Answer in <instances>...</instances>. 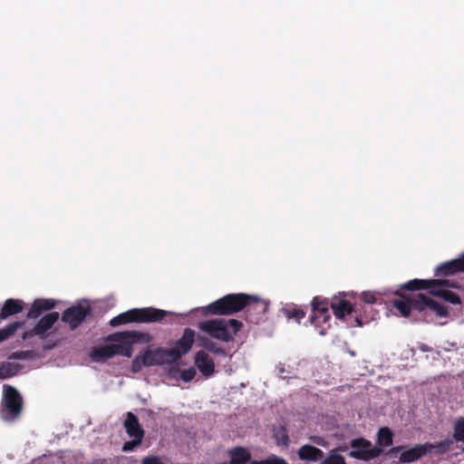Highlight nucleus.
<instances>
[{
  "mask_svg": "<svg viewBox=\"0 0 464 464\" xmlns=\"http://www.w3.org/2000/svg\"><path fill=\"white\" fill-rule=\"evenodd\" d=\"M246 308L247 312H255L257 314H265L267 309L266 301L256 295L244 294L227 295L207 306L208 313L215 314H231Z\"/></svg>",
  "mask_w": 464,
  "mask_h": 464,
  "instance_id": "nucleus-1",
  "label": "nucleus"
},
{
  "mask_svg": "<svg viewBox=\"0 0 464 464\" xmlns=\"http://www.w3.org/2000/svg\"><path fill=\"white\" fill-rule=\"evenodd\" d=\"M449 286H452V285H450L449 281L445 279H414L401 285V288L407 290L429 289L431 295L440 296L450 304H460L459 296L454 292L445 288Z\"/></svg>",
  "mask_w": 464,
  "mask_h": 464,
  "instance_id": "nucleus-2",
  "label": "nucleus"
},
{
  "mask_svg": "<svg viewBox=\"0 0 464 464\" xmlns=\"http://www.w3.org/2000/svg\"><path fill=\"white\" fill-rule=\"evenodd\" d=\"M242 324L236 319H213L199 323L198 327L211 337L228 342L237 334Z\"/></svg>",
  "mask_w": 464,
  "mask_h": 464,
  "instance_id": "nucleus-3",
  "label": "nucleus"
},
{
  "mask_svg": "<svg viewBox=\"0 0 464 464\" xmlns=\"http://www.w3.org/2000/svg\"><path fill=\"white\" fill-rule=\"evenodd\" d=\"M165 314V311L151 307L142 309L135 308L113 317L110 324L111 326H118L130 322H157L163 319Z\"/></svg>",
  "mask_w": 464,
  "mask_h": 464,
  "instance_id": "nucleus-4",
  "label": "nucleus"
},
{
  "mask_svg": "<svg viewBox=\"0 0 464 464\" xmlns=\"http://www.w3.org/2000/svg\"><path fill=\"white\" fill-rule=\"evenodd\" d=\"M176 362L170 349L145 350L132 361V372H138L145 366L162 365Z\"/></svg>",
  "mask_w": 464,
  "mask_h": 464,
  "instance_id": "nucleus-5",
  "label": "nucleus"
},
{
  "mask_svg": "<svg viewBox=\"0 0 464 464\" xmlns=\"http://www.w3.org/2000/svg\"><path fill=\"white\" fill-rule=\"evenodd\" d=\"M23 399L18 391L12 387L4 386V395L0 410V416L5 421H13L22 411Z\"/></svg>",
  "mask_w": 464,
  "mask_h": 464,
  "instance_id": "nucleus-6",
  "label": "nucleus"
},
{
  "mask_svg": "<svg viewBox=\"0 0 464 464\" xmlns=\"http://www.w3.org/2000/svg\"><path fill=\"white\" fill-rule=\"evenodd\" d=\"M350 446L352 450L349 452V456L364 461L373 459L382 453L381 448L373 446L371 441L363 438L353 440Z\"/></svg>",
  "mask_w": 464,
  "mask_h": 464,
  "instance_id": "nucleus-7",
  "label": "nucleus"
},
{
  "mask_svg": "<svg viewBox=\"0 0 464 464\" xmlns=\"http://www.w3.org/2000/svg\"><path fill=\"white\" fill-rule=\"evenodd\" d=\"M124 427L127 434L132 440L130 441H126L123 444L122 450L132 451L141 443L144 436V430L141 429L138 418L132 412L127 413Z\"/></svg>",
  "mask_w": 464,
  "mask_h": 464,
  "instance_id": "nucleus-8",
  "label": "nucleus"
},
{
  "mask_svg": "<svg viewBox=\"0 0 464 464\" xmlns=\"http://www.w3.org/2000/svg\"><path fill=\"white\" fill-rule=\"evenodd\" d=\"M137 332H123L111 334L107 337L108 341L118 342V343L112 344L115 354H121L125 357L132 356V345L127 342L126 339H132L137 336Z\"/></svg>",
  "mask_w": 464,
  "mask_h": 464,
  "instance_id": "nucleus-9",
  "label": "nucleus"
},
{
  "mask_svg": "<svg viewBox=\"0 0 464 464\" xmlns=\"http://www.w3.org/2000/svg\"><path fill=\"white\" fill-rule=\"evenodd\" d=\"M90 313L88 304L72 306L64 311L62 320L69 324L72 330L77 328Z\"/></svg>",
  "mask_w": 464,
  "mask_h": 464,
  "instance_id": "nucleus-10",
  "label": "nucleus"
},
{
  "mask_svg": "<svg viewBox=\"0 0 464 464\" xmlns=\"http://www.w3.org/2000/svg\"><path fill=\"white\" fill-rule=\"evenodd\" d=\"M416 311L422 312L426 308L435 312L439 316H446L448 310L446 306L439 302H436L423 294L417 295V301L413 304Z\"/></svg>",
  "mask_w": 464,
  "mask_h": 464,
  "instance_id": "nucleus-11",
  "label": "nucleus"
},
{
  "mask_svg": "<svg viewBox=\"0 0 464 464\" xmlns=\"http://www.w3.org/2000/svg\"><path fill=\"white\" fill-rule=\"evenodd\" d=\"M59 318V313L51 312L42 317L36 325L30 331L25 332L23 335L24 339L31 337L33 335H43L57 322Z\"/></svg>",
  "mask_w": 464,
  "mask_h": 464,
  "instance_id": "nucleus-12",
  "label": "nucleus"
},
{
  "mask_svg": "<svg viewBox=\"0 0 464 464\" xmlns=\"http://www.w3.org/2000/svg\"><path fill=\"white\" fill-rule=\"evenodd\" d=\"M194 338L195 332L189 328L185 329L182 337L176 343L174 347L170 348L175 361L179 360L191 349Z\"/></svg>",
  "mask_w": 464,
  "mask_h": 464,
  "instance_id": "nucleus-13",
  "label": "nucleus"
},
{
  "mask_svg": "<svg viewBox=\"0 0 464 464\" xmlns=\"http://www.w3.org/2000/svg\"><path fill=\"white\" fill-rule=\"evenodd\" d=\"M195 365L206 378L210 377L214 373V361L205 351H199L196 353Z\"/></svg>",
  "mask_w": 464,
  "mask_h": 464,
  "instance_id": "nucleus-14",
  "label": "nucleus"
},
{
  "mask_svg": "<svg viewBox=\"0 0 464 464\" xmlns=\"http://www.w3.org/2000/svg\"><path fill=\"white\" fill-rule=\"evenodd\" d=\"M464 271V253L460 257L440 264L436 268V276H446L457 272Z\"/></svg>",
  "mask_w": 464,
  "mask_h": 464,
  "instance_id": "nucleus-15",
  "label": "nucleus"
},
{
  "mask_svg": "<svg viewBox=\"0 0 464 464\" xmlns=\"http://www.w3.org/2000/svg\"><path fill=\"white\" fill-rule=\"evenodd\" d=\"M313 314L310 316V321L315 326H318L322 323H326L329 318V310L327 303L318 302L317 298L313 301Z\"/></svg>",
  "mask_w": 464,
  "mask_h": 464,
  "instance_id": "nucleus-16",
  "label": "nucleus"
},
{
  "mask_svg": "<svg viewBox=\"0 0 464 464\" xmlns=\"http://www.w3.org/2000/svg\"><path fill=\"white\" fill-rule=\"evenodd\" d=\"M55 301L53 299H39L34 301L27 313V317L32 319L38 318L43 312L53 308Z\"/></svg>",
  "mask_w": 464,
  "mask_h": 464,
  "instance_id": "nucleus-17",
  "label": "nucleus"
},
{
  "mask_svg": "<svg viewBox=\"0 0 464 464\" xmlns=\"http://www.w3.org/2000/svg\"><path fill=\"white\" fill-rule=\"evenodd\" d=\"M427 453L425 444H419L401 452L400 460L402 463H411L418 460Z\"/></svg>",
  "mask_w": 464,
  "mask_h": 464,
  "instance_id": "nucleus-18",
  "label": "nucleus"
},
{
  "mask_svg": "<svg viewBox=\"0 0 464 464\" xmlns=\"http://www.w3.org/2000/svg\"><path fill=\"white\" fill-rule=\"evenodd\" d=\"M24 302L19 299H7L0 312V318L6 319L7 317L16 314L23 311Z\"/></svg>",
  "mask_w": 464,
  "mask_h": 464,
  "instance_id": "nucleus-19",
  "label": "nucleus"
},
{
  "mask_svg": "<svg viewBox=\"0 0 464 464\" xmlns=\"http://www.w3.org/2000/svg\"><path fill=\"white\" fill-rule=\"evenodd\" d=\"M115 355L112 344L102 345L92 349L91 358L93 362H104Z\"/></svg>",
  "mask_w": 464,
  "mask_h": 464,
  "instance_id": "nucleus-20",
  "label": "nucleus"
},
{
  "mask_svg": "<svg viewBox=\"0 0 464 464\" xmlns=\"http://www.w3.org/2000/svg\"><path fill=\"white\" fill-rule=\"evenodd\" d=\"M298 456L303 460L315 461L324 456V452L314 446L304 445L299 449Z\"/></svg>",
  "mask_w": 464,
  "mask_h": 464,
  "instance_id": "nucleus-21",
  "label": "nucleus"
},
{
  "mask_svg": "<svg viewBox=\"0 0 464 464\" xmlns=\"http://www.w3.org/2000/svg\"><path fill=\"white\" fill-rule=\"evenodd\" d=\"M331 308L337 318H343L352 312L351 304L343 299L335 298L331 302Z\"/></svg>",
  "mask_w": 464,
  "mask_h": 464,
  "instance_id": "nucleus-22",
  "label": "nucleus"
},
{
  "mask_svg": "<svg viewBox=\"0 0 464 464\" xmlns=\"http://www.w3.org/2000/svg\"><path fill=\"white\" fill-rule=\"evenodd\" d=\"M417 301V295L406 299H398L393 302V306L401 313L404 317L410 315L411 310H416L413 305Z\"/></svg>",
  "mask_w": 464,
  "mask_h": 464,
  "instance_id": "nucleus-23",
  "label": "nucleus"
},
{
  "mask_svg": "<svg viewBox=\"0 0 464 464\" xmlns=\"http://www.w3.org/2000/svg\"><path fill=\"white\" fill-rule=\"evenodd\" d=\"M232 464H246L250 460L251 455L248 450L243 447H236L229 452Z\"/></svg>",
  "mask_w": 464,
  "mask_h": 464,
  "instance_id": "nucleus-24",
  "label": "nucleus"
},
{
  "mask_svg": "<svg viewBox=\"0 0 464 464\" xmlns=\"http://www.w3.org/2000/svg\"><path fill=\"white\" fill-rule=\"evenodd\" d=\"M453 444V440L451 439H446L444 440L439 441L437 443H426L425 447H427V452H434L437 454L445 453L450 447Z\"/></svg>",
  "mask_w": 464,
  "mask_h": 464,
  "instance_id": "nucleus-25",
  "label": "nucleus"
},
{
  "mask_svg": "<svg viewBox=\"0 0 464 464\" xmlns=\"http://www.w3.org/2000/svg\"><path fill=\"white\" fill-rule=\"evenodd\" d=\"M199 343L198 345L206 349L207 351L213 353L215 354H220L222 356H226L225 350L220 347L218 344L214 343L213 341L206 338V337H198Z\"/></svg>",
  "mask_w": 464,
  "mask_h": 464,
  "instance_id": "nucleus-26",
  "label": "nucleus"
},
{
  "mask_svg": "<svg viewBox=\"0 0 464 464\" xmlns=\"http://www.w3.org/2000/svg\"><path fill=\"white\" fill-rule=\"evenodd\" d=\"M392 436L393 434L389 428H381L377 433L378 443L383 447L391 446L392 444Z\"/></svg>",
  "mask_w": 464,
  "mask_h": 464,
  "instance_id": "nucleus-27",
  "label": "nucleus"
},
{
  "mask_svg": "<svg viewBox=\"0 0 464 464\" xmlns=\"http://www.w3.org/2000/svg\"><path fill=\"white\" fill-rule=\"evenodd\" d=\"M24 324V322H14L0 330V342H3L12 336L18 328Z\"/></svg>",
  "mask_w": 464,
  "mask_h": 464,
  "instance_id": "nucleus-28",
  "label": "nucleus"
},
{
  "mask_svg": "<svg viewBox=\"0 0 464 464\" xmlns=\"http://www.w3.org/2000/svg\"><path fill=\"white\" fill-rule=\"evenodd\" d=\"M18 372L17 365L7 362L0 366V379H7L15 375Z\"/></svg>",
  "mask_w": 464,
  "mask_h": 464,
  "instance_id": "nucleus-29",
  "label": "nucleus"
},
{
  "mask_svg": "<svg viewBox=\"0 0 464 464\" xmlns=\"http://www.w3.org/2000/svg\"><path fill=\"white\" fill-rule=\"evenodd\" d=\"M453 438L457 441L464 442V417L459 418L454 422Z\"/></svg>",
  "mask_w": 464,
  "mask_h": 464,
  "instance_id": "nucleus-30",
  "label": "nucleus"
},
{
  "mask_svg": "<svg viewBox=\"0 0 464 464\" xmlns=\"http://www.w3.org/2000/svg\"><path fill=\"white\" fill-rule=\"evenodd\" d=\"M320 464H346V461L336 450H332Z\"/></svg>",
  "mask_w": 464,
  "mask_h": 464,
  "instance_id": "nucleus-31",
  "label": "nucleus"
},
{
  "mask_svg": "<svg viewBox=\"0 0 464 464\" xmlns=\"http://www.w3.org/2000/svg\"><path fill=\"white\" fill-rule=\"evenodd\" d=\"M252 464H287L286 461L278 456L271 455L266 459L255 460Z\"/></svg>",
  "mask_w": 464,
  "mask_h": 464,
  "instance_id": "nucleus-32",
  "label": "nucleus"
},
{
  "mask_svg": "<svg viewBox=\"0 0 464 464\" xmlns=\"http://www.w3.org/2000/svg\"><path fill=\"white\" fill-rule=\"evenodd\" d=\"M284 311L288 319H295L297 323H300V320L304 317V313L301 310L285 309Z\"/></svg>",
  "mask_w": 464,
  "mask_h": 464,
  "instance_id": "nucleus-33",
  "label": "nucleus"
},
{
  "mask_svg": "<svg viewBox=\"0 0 464 464\" xmlns=\"http://www.w3.org/2000/svg\"><path fill=\"white\" fill-rule=\"evenodd\" d=\"M276 440L277 441V444L287 446L289 443V438L285 430V429H280L276 431L275 433Z\"/></svg>",
  "mask_w": 464,
  "mask_h": 464,
  "instance_id": "nucleus-34",
  "label": "nucleus"
},
{
  "mask_svg": "<svg viewBox=\"0 0 464 464\" xmlns=\"http://www.w3.org/2000/svg\"><path fill=\"white\" fill-rule=\"evenodd\" d=\"M196 375V370L192 367L183 370L180 373V378L185 382H190Z\"/></svg>",
  "mask_w": 464,
  "mask_h": 464,
  "instance_id": "nucleus-35",
  "label": "nucleus"
},
{
  "mask_svg": "<svg viewBox=\"0 0 464 464\" xmlns=\"http://www.w3.org/2000/svg\"><path fill=\"white\" fill-rule=\"evenodd\" d=\"M276 372L277 375L282 379H285L287 375L291 373L290 370L286 369L283 363H278L276 365Z\"/></svg>",
  "mask_w": 464,
  "mask_h": 464,
  "instance_id": "nucleus-36",
  "label": "nucleus"
},
{
  "mask_svg": "<svg viewBox=\"0 0 464 464\" xmlns=\"http://www.w3.org/2000/svg\"><path fill=\"white\" fill-rule=\"evenodd\" d=\"M362 298L366 304H374L376 302L375 295L372 292H363L362 294Z\"/></svg>",
  "mask_w": 464,
  "mask_h": 464,
  "instance_id": "nucleus-37",
  "label": "nucleus"
},
{
  "mask_svg": "<svg viewBox=\"0 0 464 464\" xmlns=\"http://www.w3.org/2000/svg\"><path fill=\"white\" fill-rule=\"evenodd\" d=\"M142 464H163L160 459L156 456H151V457H146L143 461H142Z\"/></svg>",
  "mask_w": 464,
  "mask_h": 464,
  "instance_id": "nucleus-38",
  "label": "nucleus"
},
{
  "mask_svg": "<svg viewBox=\"0 0 464 464\" xmlns=\"http://www.w3.org/2000/svg\"><path fill=\"white\" fill-rule=\"evenodd\" d=\"M420 349L422 352H428V351H430V348L428 345L423 344V343L420 345Z\"/></svg>",
  "mask_w": 464,
  "mask_h": 464,
  "instance_id": "nucleus-39",
  "label": "nucleus"
},
{
  "mask_svg": "<svg viewBox=\"0 0 464 464\" xmlns=\"http://www.w3.org/2000/svg\"><path fill=\"white\" fill-rule=\"evenodd\" d=\"M400 450H401V447H393V448L391 450V451H392V453H396V452H398Z\"/></svg>",
  "mask_w": 464,
  "mask_h": 464,
  "instance_id": "nucleus-40",
  "label": "nucleus"
},
{
  "mask_svg": "<svg viewBox=\"0 0 464 464\" xmlns=\"http://www.w3.org/2000/svg\"><path fill=\"white\" fill-rule=\"evenodd\" d=\"M326 334L325 332V329L324 328H322L320 331H319V334L320 335H324Z\"/></svg>",
  "mask_w": 464,
  "mask_h": 464,
  "instance_id": "nucleus-41",
  "label": "nucleus"
},
{
  "mask_svg": "<svg viewBox=\"0 0 464 464\" xmlns=\"http://www.w3.org/2000/svg\"><path fill=\"white\" fill-rule=\"evenodd\" d=\"M356 322H357L358 325H362L361 320H359L358 318L356 319Z\"/></svg>",
  "mask_w": 464,
  "mask_h": 464,
  "instance_id": "nucleus-42",
  "label": "nucleus"
},
{
  "mask_svg": "<svg viewBox=\"0 0 464 464\" xmlns=\"http://www.w3.org/2000/svg\"><path fill=\"white\" fill-rule=\"evenodd\" d=\"M463 451H464V449H463Z\"/></svg>",
  "mask_w": 464,
  "mask_h": 464,
  "instance_id": "nucleus-43",
  "label": "nucleus"
}]
</instances>
